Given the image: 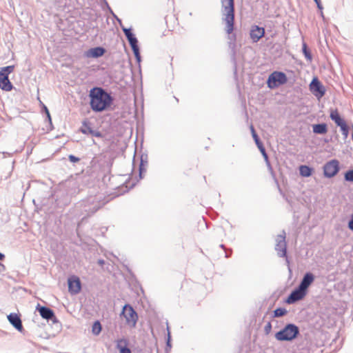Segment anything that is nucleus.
<instances>
[{
	"mask_svg": "<svg viewBox=\"0 0 353 353\" xmlns=\"http://www.w3.org/2000/svg\"><path fill=\"white\" fill-rule=\"evenodd\" d=\"M306 294V292L299 286L293 290L286 300V303L292 304L302 299Z\"/></svg>",
	"mask_w": 353,
	"mask_h": 353,
	"instance_id": "obj_11",
	"label": "nucleus"
},
{
	"mask_svg": "<svg viewBox=\"0 0 353 353\" xmlns=\"http://www.w3.org/2000/svg\"><path fill=\"white\" fill-rule=\"evenodd\" d=\"M271 327H272V326H271L270 323H268L265 326V332H266L267 334H268V333H269V332H270V330H271Z\"/></svg>",
	"mask_w": 353,
	"mask_h": 353,
	"instance_id": "obj_33",
	"label": "nucleus"
},
{
	"mask_svg": "<svg viewBox=\"0 0 353 353\" xmlns=\"http://www.w3.org/2000/svg\"><path fill=\"white\" fill-rule=\"evenodd\" d=\"M102 330V326L99 321H96L92 325V333L94 336H98Z\"/></svg>",
	"mask_w": 353,
	"mask_h": 353,
	"instance_id": "obj_25",
	"label": "nucleus"
},
{
	"mask_svg": "<svg viewBox=\"0 0 353 353\" xmlns=\"http://www.w3.org/2000/svg\"><path fill=\"white\" fill-rule=\"evenodd\" d=\"M303 52L305 55V57L307 60L311 61L312 60V55L310 52L308 50L307 44L305 43H303V48H302Z\"/></svg>",
	"mask_w": 353,
	"mask_h": 353,
	"instance_id": "obj_27",
	"label": "nucleus"
},
{
	"mask_svg": "<svg viewBox=\"0 0 353 353\" xmlns=\"http://www.w3.org/2000/svg\"><path fill=\"white\" fill-rule=\"evenodd\" d=\"M229 256H230L229 253L225 252V257H226V258H228Z\"/></svg>",
	"mask_w": 353,
	"mask_h": 353,
	"instance_id": "obj_46",
	"label": "nucleus"
},
{
	"mask_svg": "<svg viewBox=\"0 0 353 353\" xmlns=\"http://www.w3.org/2000/svg\"><path fill=\"white\" fill-rule=\"evenodd\" d=\"M105 52V50L103 47H95L90 48V57L98 58L103 56Z\"/></svg>",
	"mask_w": 353,
	"mask_h": 353,
	"instance_id": "obj_18",
	"label": "nucleus"
},
{
	"mask_svg": "<svg viewBox=\"0 0 353 353\" xmlns=\"http://www.w3.org/2000/svg\"><path fill=\"white\" fill-rule=\"evenodd\" d=\"M44 112H46V114H47V117H48V119H49L50 121H51V118H50V112H49V111H48V108H47L46 106H44Z\"/></svg>",
	"mask_w": 353,
	"mask_h": 353,
	"instance_id": "obj_37",
	"label": "nucleus"
},
{
	"mask_svg": "<svg viewBox=\"0 0 353 353\" xmlns=\"http://www.w3.org/2000/svg\"><path fill=\"white\" fill-rule=\"evenodd\" d=\"M299 172L302 176L308 177V176H311L312 172V169L307 165H301L299 167Z\"/></svg>",
	"mask_w": 353,
	"mask_h": 353,
	"instance_id": "obj_24",
	"label": "nucleus"
},
{
	"mask_svg": "<svg viewBox=\"0 0 353 353\" xmlns=\"http://www.w3.org/2000/svg\"><path fill=\"white\" fill-rule=\"evenodd\" d=\"M4 258V255L0 252V260H2Z\"/></svg>",
	"mask_w": 353,
	"mask_h": 353,
	"instance_id": "obj_43",
	"label": "nucleus"
},
{
	"mask_svg": "<svg viewBox=\"0 0 353 353\" xmlns=\"http://www.w3.org/2000/svg\"><path fill=\"white\" fill-rule=\"evenodd\" d=\"M345 179L347 181L353 182V170H349L345 174Z\"/></svg>",
	"mask_w": 353,
	"mask_h": 353,
	"instance_id": "obj_30",
	"label": "nucleus"
},
{
	"mask_svg": "<svg viewBox=\"0 0 353 353\" xmlns=\"http://www.w3.org/2000/svg\"><path fill=\"white\" fill-rule=\"evenodd\" d=\"M95 197H96V199L99 200V201L96 204L92 203L93 207L92 208L90 206V210L93 209V212H95L96 211H97L99 208H101L104 205V202L103 201H101V199L103 198L102 194H98L95 196Z\"/></svg>",
	"mask_w": 353,
	"mask_h": 353,
	"instance_id": "obj_23",
	"label": "nucleus"
},
{
	"mask_svg": "<svg viewBox=\"0 0 353 353\" xmlns=\"http://www.w3.org/2000/svg\"><path fill=\"white\" fill-rule=\"evenodd\" d=\"M44 112H46V114H47V117H48V119H49L50 121H51V118H50V112H49V111H48V108H47L46 106H44Z\"/></svg>",
	"mask_w": 353,
	"mask_h": 353,
	"instance_id": "obj_36",
	"label": "nucleus"
},
{
	"mask_svg": "<svg viewBox=\"0 0 353 353\" xmlns=\"http://www.w3.org/2000/svg\"><path fill=\"white\" fill-rule=\"evenodd\" d=\"M314 280V276L313 275V274L311 272H307L304 275L299 286L306 292L307 289L312 283Z\"/></svg>",
	"mask_w": 353,
	"mask_h": 353,
	"instance_id": "obj_14",
	"label": "nucleus"
},
{
	"mask_svg": "<svg viewBox=\"0 0 353 353\" xmlns=\"http://www.w3.org/2000/svg\"><path fill=\"white\" fill-rule=\"evenodd\" d=\"M130 45L132 48V50L134 52V54L137 62L139 63L141 61V55L139 52V48L138 46V40H136L134 42L130 43Z\"/></svg>",
	"mask_w": 353,
	"mask_h": 353,
	"instance_id": "obj_21",
	"label": "nucleus"
},
{
	"mask_svg": "<svg viewBox=\"0 0 353 353\" xmlns=\"http://www.w3.org/2000/svg\"><path fill=\"white\" fill-rule=\"evenodd\" d=\"M287 77L282 72H274L268 77V85L270 88H274L287 82Z\"/></svg>",
	"mask_w": 353,
	"mask_h": 353,
	"instance_id": "obj_6",
	"label": "nucleus"
},
{
	"mask_svg": "<svg viewBox=\"0 0 353 353\" xmlns=\"http://www.w3.org/2000/svg\"><path fill=\"white\" fill-rule=\"evenodd\" d=\"M98 263L100 265H103L104 264V261L103 259H99L98 261Z\"/></svg>",
	"mask_w": 353,
	"mask_h": 353,
	"instance_id": "obj_40",
	"label": "nucleus"
},
{
	"mask_svg": "<svg viewBox=\"0 0 353 353\" xmlns=\"http://www.w3.org/2000/svg\"><path fill=\"white\" fill-rule=\"evenodd\" d=\"M310 88L313 94L318 97H322L325 94V90L317 78L312 79L310 84Z\"/></svg>",
	"mask_w": 353,
	"mask_h": 353,
	"instance_id": "obj_10",
	"label": "nucleus"
},
{
	"mask_svg": "<svg viewBox=\"0 0 353 353\" xmlns=\"http://www.w3.org/2000/svg\"><path fill=\"white\" fill-rule=\"evenodd\" d=\"M147 165H148V161H144L143 159V156H141V163L139 165V178L140 179H142V174L143 172H145Z\"/></svg>",
	"mask_w": 353,
	"mask_h": 353,
	"instance_id": "obj_26",
	"label": "nucleus"
},
{
	"mask_svg": "<svg viewBox=\"0 0 353 353\" xmlns=\"http://www.w3.org/2000/svg\"><path fill=\"white\" fill-rule=\"evenodd\" d=\"M122 30L123 31L129 43L137 40V37L132 32L131 28H126L125 27H122Z\"/></svg>",
	"mask_w": 353,
	"mask_h": 353,
	"instance_id": "obj_22",
	"label": "nucleus"
},
{
	"mask_svg": "<svg viewBox=\"0 0 353 353\" xmlns=\"http://www.w3.org/2000/svg\"><path fill=\"white\" fill-rule=\"evenodd\" d=\"M320 11H321V16L322 17H324L323 10H320Z\"/></svg>",
	"mask_w": 353,
	"mask_h": 353,
	"instance_id": "obj_45",
	"label": "nucleus"
},
{
	"mask_svg": "<svg viewBox=\"0 0 353 353\" xmlns=\"http://www.w3.org/2000/svg\"><path fill=\"white\" fill-rule=\"evenodd\" d=\"M339 170V161L335 159L327 162L323 166L324 175L327 178H332L334 176Z\"/></svg>",
	"mask_w": 353,
	"mask_h": 353,
	"instance_id": "obj_8",
	"label": "nucleus"
},
{
	"mask_svg": "<svg viewBox=\"0 0 353 353\" xmlns=\"http://www.w3.org/2000/svg\"><path fill=\"white\" fill-rule=\"evenodd\" d=\"M221 3L223 20L226 23L225 31L228 34H231L234 30V1L221 0Z\"/></svg>",
	"mask_w": 353,
	"mask_h": 353,
	"instance_id": "obj_2",
	"label": "nucleus"
},
{
	"mask_svg": "<svg viewBox=\"0 0 353 353\" xmlns=\"http://www.w3.org/2000/svg\"><path fill=\"white\" fill-rule=\"evenodd\" d=\"M14 70V66L9 65L0 68V88L5 91H10L12 85L8 79V75Z\"/></svg>",
	"mask_w": 353,
	"mask_h": 353,
	"instance_id": "obj_5",
	"label": "nucleus"
},
{
	"mask_svg": "<svg viewBox=\"0 0 353 353\" xmlns=\"http://www.w3.org/2000/svg\"><path fill=\"white\" fill-rule=\"evenodd\" d=\"M128 341L125 339H121L117 341V348L120 353H131V350L128 346Z\"/></svg>",
	"mask_w": 353,
	"mask_h": 353,
	"instance_id": "obj_16",
	"label": "nucleus"
},
{
	"mask_svg": "<svg viewBox=\"0 0 353 353\" xmlns=\"http://www.w3.org/2000/svg\"><path fill=\"white\" fill-rule=\"evenodd\" d=\"M250 131H251L252 136V137H253V139H254V140L255 141L256 145H257L259 150L261 152V154H262L265 161H266L269 167H270V163L269 162L268 156V154L266 153L265 149L263 143L260 141L257 134L256 133L255 130H254V128L252 125H250Z\"/></svg>",
	"mask_w": 353,
	"mask_h": 353,
	"instance_id": "obj_9",
	"label": "nucleus"
},
{
	"mask_svg": "<svg viewBox=\"0 0 353 353\" xmlns=\"http://www.w3.org/2000/svg\"><path fill=\"white\" fill-rule=\"evenodd\" d=\"M275 250L280 257H286L287 244L285 241V232H282L281 234L276 236Z\"/></svg>",
	"mask_w": 353,
	"mask_h": 353,
	"instance_id": "obj_7",
	"label": "nucleus"
},
{
	"mask_svg": "<svg viewBox=\"0 0 353 353\" xmlns=\"http://www.w3.org/2000/svg\"><path fill=\"white\" fill-rule=\"evenodd\" d=\"M90 134H94L96 137H101V134L99 132H94L92 130L90 129Z\"/></svg>",
	"mask_w": 353,
	"mask_h": 353,
	"instance_id": "obj_38",
	"label": "nucleus"
},
{
	"mask_svg": "<svg viewBox=\"0 0 353 353\" xmlns=\"http://www.w3.org/2000/svg\"><path fill=\"white\" fill-rule=\"evenodd\" d=\"M90 105L95 112L105 110L112 103L113 99L102 88H93L90 90Z\"/></svg>",
	"mask_w": 353,
	"mask_h": 353,
	"instance_id": "obj_1",
	"label": "nucleus"
},
{
	"mask_svg": "<svg viewBox=\"0 0 353 353\" xmlns=\"http://www.w3.org/2000/svg\"><path fill=\"white\" fill-rule=\"evenodd\" d=\"M121 316L125 320V323L131 328L136 327L139 319L138 314L130 304H125L122 309Z\"/></svg>",
	"mask_w": 353,
	"mask_h": 353,
	"instance_id": "obj_4",
	"label": "nucleus"
},
{
	"mask_svg": "<svg viewBox=\"0 0 353 353\" xmlns=\"http://www.w3.org/2000/svg\"><path fill=\"white\" fill-rule=\"evenodd\" d=\"M265 34L264 28L254 25L251 27L250 36L254 43L258 42Z\"/></svg>",
	"mask_w": 353,
	"mask_h": 353,
	"instance_id": "obj_12",
	"label": "nucleus"
},
{
	"mask_svg": "<svg viewBox=\"0 0 353 353\" xmlns=\"http://www.w3.org/2000/svg\"><path fill=\"white\" fill-rule=\"evenodd\" d=\"M117 22H119V23L120 24V26H121V28H122V27H123V26H122L121 20L119 18V19H117Z\"/></svg>",
	"mask_w": 353,
	"mask_h": 353,
	"instance_id": "obj_42",
	"label": "nucleus"
},
{
	"mask_svg": "<svg viewBox=\"0 0 353 353\" xmlns=\"http://www.w3.org/2000/svg\"><path fill=\"white\" fill-rule=\"evenodd\" d=\"M220 247H221L222 249H223V250H225V245H224L223 244H221V245H220Z\"/></svg>",
	"mask_w": 353,
	"mask_h": 353,
	"instance_id": "obj_44",
	"label": "nucleus"
},
{
	"mask_svg": "<svg viewBox=\"0 0 353 353\" xmlns=\"http://www.w3.org/2000/svg\"><path fill=\"white\" fill-rule=\"evenodd\" d=\"M299 334L298 326L294 324H288L283 329L276 332L275 338L280 341H292Z\"/></svg>",
	"mask_w": 353,
	"mask_h": 353,
	"instance_id": "obj_3",
	"label": "nucleus"
},
{
	"mask_svg": "<svg viewBox=\"0 0 353 353\" xmlns=\"http://www.w3.org/2000/svg\"><path fill=\"white\" fill-rule=\"evenodd\" d=\"M330 116L331 119L334 121L338 126L345 123V121L340 117L337 110H332Z\"/></svg>",
	"mask_w": 353,
	"mask_h": 353,
	"instance_id": "obj_20",
	"label": "nucleus"
},
{
	"mask_svg": "<svg viewBox=\"0 0 353 353\" xmlns=\"http://www.w3.org/2000/svg\"><path fill=\"white\" fill-rule=\"evenodd\" d=\"M287 313V310L283 307H279L274 311V317H280L284 316Z\"/></svg>",
	"mask_w": 353,
	"mask_h": 353,
	"instance_id": "obj_28",
	"label": "nucleus"
},
{
	"mask_svg": "<svg viewBox=\"0 0 353 353\" xmlns=\"http://www.w3.org/2000/svg\"><path fill=\"white\" fill-rule=\"evenodd\" d=\"M316 6H317V8L319 10H323V6L321 3V1L320 0H317V2H315Z\"/></svg>",
	"mask_w": 353,
	"mask_h": 353,
	"instance_id": "obj_34",
	"label": "nucleus"
},
{
	"mask_svg": "<svg viewBox=\"0 0 353 353\" xmlns=\"http://www.w3.org/2000/svg\"><path fill=\"white\" fill-rule=\"evenodd\" d=\"M37 310L39 312L40 315L45 319H51L54 316L53 311L46 307L41 306L37 307Z\"/></svg>",
	"mask_w": 353,
	"mask_h": 353,
	"instance_id": "obj_17",
	"label": "nucleus"
},
{
	"mask_svg": "<svg viewBox=\"0 0 353 353\" xmlns=\"http://www.w3.org/2000/svg\"><path fill=\"white\" fill-rule=\"evenodd\" d=\"M348 228L350 230L353 231V214L350 216V220L349 221L348 223Z\"/></svg>",
	"mask_w": 353,
	"mask_h": 353,
	"instance_id": "obj_32",
	"label": "nucleus"
},
{
	"mask_svg": "<svg viewBox=\"0 0 353 353\" xmlns=\"http://www.w3.org/2000/svg\"><path fill=\"white\" fill-rule=\"evenodd\" d=\"M313 132L319 134H324L327 132L325 123H319L312 125Z\"/></svg>",
	"mask_w": 353,
	"mask_h": 353,
	"instance_id": "obj_19",
	"label": "nucleus"
},
{
	"mask_svg": "<svg viewBox=\"0 0 353 353\" xmlns=\"http://www.w3.org/2000/svg\"><path fill=\"white\" fill-rule=\"evenodd\" d=\"M339 127L341 128V130L342 132L343 135L345 138H347L349 134V128L347 125H346L345 122L343 124L340 125Z\"/></svg>",
	"mask_w": 353,
	"mask_h": 353,
	"instance_id": "obj_29",
	"label": "nucleus"
},
{
	"mask_svg": "<svg viewBox=\"0 0 353 353\" xmlns=\"http://www.w3.org/2000/svg\"><path fill=\"white\" fill-rule=\"evenodd\" d=\"M167 347L171 348V344H170V333L169 331V329L168 328V339L166 343Z\"/></svg>",
	"mask_w": 353,
	"mask_h": 353,
	"instance_id": "obj_31",
	"label": "nucleus"
},
{
	"mask_svg": "<svg viewBox=\"0 0 353 353\" xmlns=\"http://www.w3.org/2000/svg\"><path fill=\"white\" fill-rule=\"evenodd\" d=\"M117 22H119V23L120 24V26H121V28H122V27H123V26H122L121 20L119 18V19H117Z\"/></svg>",
	"mask_w": 353,
	"mask_h": 353,
	"instance_id": "obj_41",
	"label": "nucleus"
},
{
	"mask_svg": "<svg viewBox=\"0 0 353 353\" xmlns=\"http://www.w3.org/2000/svg\"><path fill=\"white\" fill-rule=\"evenodd\" d=\"M8 319L10 323L19 331L23 330V325L21 319L17 314L12 313L8 316Z\"/></svg>",
	"mask_w": 353,
	"mask_h": 353,
	"instance_id": "obj_15",
	"label": "nucleus"
},
{
	"mask_svg": "<svg viewBox=\"0 0 353 353\" xmlns=\"http://www.w3.org/2000/svg\"><path fill=\"white\" fill-rule=\"evenodd\" d=\"M68 289L71 294H77L81 290V282L78 277L71 276L68 279Z\"/></svg>",
	"mask_w": 353,
	"mask_h": 353,
	"instance_id": "obj_13",
	"label": "nucleus"
},
{
	"mask_svg": "<svg viewBox=\"0 0 353 353\" xmlns=\"http://www.w3.org/2000/svg\"><path fill=\"white\" fill-rule=\"evenodd\" d=\"M81 132L84 134H86L87 132H88V128H86V126H85V128H81Z\"/></svg>",
	"mask_w": 353,
	"mask_h": 353,
	"instance_id": "obj_39",
	"label": "nucleus"
},
{
	"mask_svg": "<svg viewBox=\"0 0 353 353\" xmlns=\"http://www.w3.org/2000/svg\"><path fill=\"white\" fill-rule=\"evenodd\" d=\"M69 159L72 161V162H77L79 161V159L75 157L73 155H70L69 156Z\"/></svg>",
	"mask_w": 353,
	"mask_h": 353,
	"instance_id": "obj_35",
	"label": "nucleus"
},
{
	"mask_svg": "<svg viewBox=\"0 0 353 353\" xmlns=\"http://www.w3.org/2000/svg\"><path fill=\"white\" fill-rule=\"evenodd\" d=\"M314 2H317V0H314Z\"/></svg>",
	"mask_w": 353,
	"mask_h": 353,
	"instance_id": "obj_47",
	"label": "nucleus"
}]
</instances>
